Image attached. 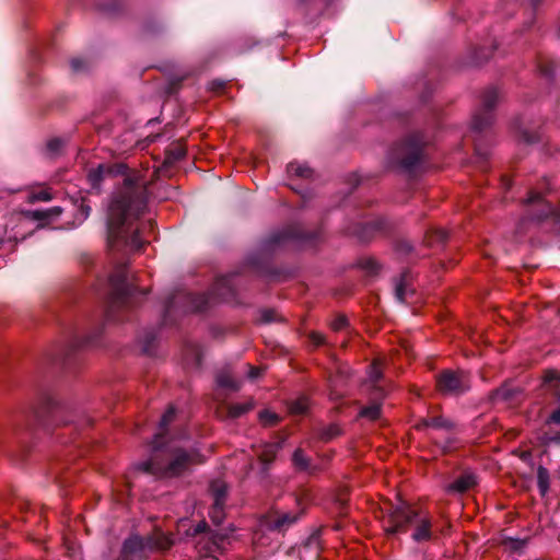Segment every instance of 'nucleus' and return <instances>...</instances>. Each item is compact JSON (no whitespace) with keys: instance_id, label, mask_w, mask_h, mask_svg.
Returning a JSON list of instances; mask_svg holds the SVG:
<instances>
[{"instance_id":"a211bd4d","label":"nucleus","mask_w":560,"mask_h":560,"mask_svg":"<svg viewBox=\"0 0 560 560\" xmlns=\"http://www.w3.org/2000/svg\"><path fill=\"white\" fill-rule=\"evenodd\" d=\"M381 416V405L380 402H372L371 405L363 407L360 412L359 417L368 419L370 421H374L378 419Z\"/></svg>"},{"instance_id":"aec40b11","label":"nucleus","mask_w":560,"mask_h":560,"mask_svg":"<svg viewBox=\"0 0 560 560\" xmlns=\"http://www.w3.org/2000/svg\"><path fill=\"white\" fill-rule=\"evenodd\" d=\"M537 485L540 493L545 495L549 489V471L542 466L537 469Z\"/></svg>"},{"instance_id":"c756f323","label":"nucleus","mask_w":560,"mask_h":560,"mask_svg":"<svg viewBox=\"0 0 560 560\" xmlns=\"http://www.w3.org/2000/svg\"><path fill=\"white\" fill-rule=\"evenodd\" d=\"M347 325H348V319L346 316H342V315L336 317L330 324L331 329L335 331H339V330L343 329Z\"/></svg>"},{"instance_id":"79ce46f5","label":"nucleus","mask_w":560,"mask_h":560,"mask_svg":"<svg viewBox=\"0 0 560 560\" xmlns=\"http://www.w3.org/2000/svg\"><path fill=\"white\" fill-rule=\"evenodd\" d=\"M223 85H224L223 82H219V83L213 82L211 89L212 90L222 89Z\"/></svg>"},{"instance_id":"c9c22d12","label":"nucleus","mask_w":560,"mask_h":560,"mask_svg":"<svg viewBox=\"0 0 560 560\" xmlns=\"http://www.w3.org/2000/svg\"><path fill=\"white\" fill-rule=\"evenodd\" d=\"M559 378H560V374L556 370H548V371H546L545 377H544L546 383H550V382H553V381L559 380Z\"/></svg>"},{"instance_id":"bb28decb","label":"nucleus","mask_w":560,"mask_h":560,"mask_svg":"<svg viewBox=\"0 0 560 560\" xmlns=\"http://www.w3.org/2000/svg\"><path fill=\"white\" fill-rule=\"evenodd\" d=\"M175 410L173 407H170L161 418L160 421V430L163 432L166 430L167 425L174 420Z\"/></svg>"},{"instance_id":"f8f14e48","label":"nucleus","mask_w":560,"mask_h":560,"mask_svg":"<svg viewBox=\"0 0 560 560\" xmlns=\"http://www.w3.org/2000/svg\"><path fill=\"white\" fill-rule=\"evenodd\" d=\"M527 203L529 206H537L539 208V213L535 214L534 218L537 220H541L545 217H547L549 213L555 214L557 218H559V213H555L549 206L540 196L538 192H530Z\"/></svg>"},{"instance_id":"ea45409f","label":"nucleus","mask_w":560,"mask_h":560,"mask_svg":"<svg viewBox=\"0 0 560 560\" xmlns=\"http://www.w3.org/2000/svg\"><path fill=\"white\" fill-rule=\"evenodd\" d=\"M207 523L205 521H201L195 528V533H202L207 528Z\"/></svg>"},{"instance_id":"cd10ccee","label":"nucleus","mask_w":560,"mask_h":560,"mask_svg":"<svg viewBox=\"0 0 560 560\" xmlns=\"http://www.w3.org/2000/svg\"><path fill=\"white\" fill-rule=\"evenodd\" d=\"M259 419L267 425L275 424L278 421V416L269 410L259 412Z\"/></svg>"},{"instance_id":"7c9ffc66","label":"nucleus","mask_w":560,"mask_h":560,"mask_svg":"<svg viewBox=\"0 0 560 560\" xmlns=\"http://www.w3.org/2000/svg\"><path fill=\"white\" fill-rule=\"evenodd\" d=\"M62 145H63V143L60 139H51L47 143V150L51 154H56L61 149Z\"/></svg>"},{"instance_id":"c03bdc74","label":"nucleus","mask_w":560,"mask_h":560,"mask_svg":"<svg viewBox=\"0 0 560 560\" xmlns=\"http://www.w3.org/2000/svg\"><path fill=\"white\" fill-rule=\"evenodd\" d=\"M551 441H560V438H551Z\"/></svg>"},{"instance_id":"f257e3e1","label":"nucleus","mask_w":560,"mask_h":560,"mask_svg":"<svg viewBox=\"0 0 560 560\" xmlns=\"http://www.w3.org/2000/svg\"><path fill=\"white\" fill-rule=\"evenodd\" d=\"M121 175L122 187L108 207V244L112 248L139 250L143 243L139 231L133 230L135 220L145 207L147 180L140 172L127 173L124 164H100L89 173V180L97 187L103 179Z\"/></svg>"},{"instance_id":"dca6fc26","label":"nucleus","mask_w":560,"mask_h":560,"mask_svg":"<svg viewBox=\"0 0 560 560\" xmlns=\"http://www.w3.org/2000/svg\"><path fill=\"white\" fill-rule=\"evenodd\" d=\"M422 425L423 427H430V428H433V429H445L447 431H451L454 428L453 422H451L450 420H447V419H445L443 417H433V418H430L428 420H424L422 422ZM418 427L420 428L421 424H419Z\"/></svg>"},{"instance_id":"1a4fd4ad","label":"nucleus","mask_w":560,"mask_h":560,"mask_svg":"<svg viewBox=\"0 0 560 560\" xmlns=\"http://www.w3.org/2000/svg\"><path fill=\"white\" fill-rule=\"evenodd\" d=\"M299 518L298 514H293L290 512L275 513L273 515L268 516L266 521L267 528L271 530L282 532L294 524Z\"/></svg>"},{"instance_id":"423d86ee","label":"nucleus","mask_w":560,"mask_h":560,"mask_svg":"<svg viewBox=\"0 0 560 560\" xmlns=\"http://www.w3.org/2000/svg\"><path fill=\"white\" fill-rule=\"evenodd\" d=\"M395 159L404 168L413 167L421 158L422 144L419 139L412 138L400 143L395 149Z\"/></svg>"},{"instance_id":"20e7f679","label":"nucleus","mask_w":560,"mask_h":560,"mask_svg":"<svg viewBox=\"0 0 560 560\" xmlns=\"http://www.w3.org/2000/svg\"><path fill=\"white\" fill-rule=\"evenodd\" d=\"M436 387L443 395L458 396L470 388V377L465 371H443L436 378Z\"/></svg>"},{"instance_id":"a19ab883","label":"nucleus","mask_w":560,"mask_h":560,"mask_svg":"<svg viewBox=\"0 0 560 560\" xmlns=\"http://www.w3.org/2000/svg\"><path fill=\"white\" fill-rule=\"evenodd\" d=\"M336 434H338V429L336 427H331L328 433L326 434V439H330Z\"/></svg>"},{"instance_id":"a18cd8bd","label":"nucleus","mask_w":560,"mask_h":560,"mask_svg":"<svg viewBox=\"0 0 560 560\" xmlns=\"http://www.w3.org/2000/svg\"><path fill=\"white\" fill-rule=\"evenodd\" d=\"M441 234H442V235H441V238H443V240H444V238H445V236H446V235H445V233H444V232H441Z\"/></svg>"},{"instance_id":"58836bf2","label":"nucleus","mask_w":560,"mask_h":560,"mask_svg":"<svg viewBox=\"0 0 560 560\" xmlns=\"http://www.w3.org/2000/svg\"><path fill=\"white\" fill-rule=\"evenodd\" d=\"M261 316H262V320H264L265 323H269V322H271V320H272V312H271V311H264V312L261 313Z\"/></svg>"},{"instance_id":"a878e982","label":"nucleus","mask_w":560,"mask_h":560,"mask_svg":"<svg viewBox=\"0 0 560 560\" xmlns=\"http://www.w3.org/2000/svg\"><path fill=\"white\" fill-rule=\"evenodd\" d=\"M211 546L208 548L207 553H212L218 549L224 548L225 536L222 534H213L211 537Z\"/></svg>"},{"instance_id":"e433bc0d","label":"nucleus","mask_w":560,"mask_h":560,"mask_svg":"<svg viewBox=\"0 0 560 560\" xmlns=\"http://www.w3.org/2000/svg\"><path fill=\"white\" fill-rule=\"evenodd\" d=\"M261 373V370L259 368H255V366H249L248 369V377L250 380H255L257 378Z\"/></svg>"},{"instance_id":"f704fd0d","label":"nucleus","mask_w":560,"mask_h":560,"mask_svg":"<svg viewBox=\"0 0 560 560\" xmlns=\"http://www.w3.org/2000/svg\"><path fill=\"white\" fill-rule=\"evenodd\" d=\"M310 339L315 346H320L325 342V337L323 334L313 331L310 334Z\"/></svg>"},{"instance_id":"6e6552de","label":"nucleus","mask_w":560,"mask_h":560,"mask_svg":"<svg viewBox=\"0 0 560 560\" xmlns=\"http://www.w3.org/2000/svg\"><path fill=\"white\" fill-rule=\"evenodd\" d=\"M127 275L126 268L119 267L118 270L109 277L112 285V300L113 303L124 302L126 298L133 293V289L126 282Z\"/></svg>"},{"instance_id":"412c9836","label":"nucleus","mask_w":560,"mask_h":560,"mask_svg":"<svg viewBox=\"0 0 560 560\" xmlns=\"http://www.w3.org/2000/svg\"><path fill=\"white\" fill-rule=\"evenodd\" d=\"M310 407L308 399L306 397H300L289 405V411L292 415H304Z\"/></svg>"},{"instance_id":"4be33fe9","label":"nucleus","mask_w":560,"mask_h":560,"mask_svg":"<svg viewBox=\"0 0 560 560\" xmlns=\"http://www.w3.org/2000/svg\"><path fill=\"white\" fill-rule=\"evenodd\" d=\"M61 212L59 207H54L48 210H35L30 212V217L37 221L47 220L50 217H57Z\"/></svg>"},{"instance_id":"2f4dec72","label":"nucleus","mask_w":560,"mask_h":560,"mask_svg":"<svg viewBox=\"0 0 560 560\" xmlns=\"http://www.w3.org/2000/svg\"><path fill=\"white\" fill-rule=\"evenodd\" d=\"M70 66L73 72H80L85 69L86 63L84 60L80 58H72L70 61Z\"/></svg>"},{"instance_id":"7ed1b4c3","label":"nucleus","mask_w":560,"mask_h":560,"mask_svg":"<svg viewBox=\"0 0 560 560\" xmlns=\"http://www.w3.org/2000/svg\"><path fill=\"white\" fill-rule=\"evenodd\" d=\"M161 436L162 432L155 434L152 442L155 454L150 460L139 465L141 470L159 477H175L184 472L189 465L202 462L198 454H189L183 450H174L167 455L164 453L160 455L158 452L161 448Z\"/></svg>"},{"instance_id":"473e14b6","label":"nucleus","mask_w":560,"mask_h":560,"mask_svg":"<svg viewBox=\"0 0 560 560\" xmlns=\"http://www.w3.org/2000/svg\"><path fill=\"white\" fill-rule=\"evenodd\" d=\"M185 152L180 148H177L175 151H168L166 156V163H172L173 161L179 160L184 156Z\"/></svg>"},{"instance_id":"37998d69","label":"nucleus","mask_w":560,"mask_h":560,"mask_svg":"<svg viewBox=\"0 0 560 560\" xmlns=\"http://www.w3.org/2000/svg\"><path fill=\"white\" fill-rule=\"evenodd\" d=\"M377 396H380V397H383V396H384V392H383V389L377 388Z\"/></svg>"},{"instance_id":"72a5a7b5","label":"nucleus","mask_w":560,"mask_h":560,"mask_svg":"<svg viewBox=\"0 0 560 560\" xmlns=\"http://www.w3.org/2000/svg\"><path fill=\"white\" fill-rule=\"evenodd\" d=\"M31 199L34 201H49L51 199V195L47 190H42L37 194L32 195Z\"/></svg>"},{"instance_id":"9b49d317","label":"nucleus","mask_w":560,"mask_h":560,"mask_svg":"<svg viewBox=\"0 0 560 560\" xmlns=\"http://www.w3.org/2000/svg\"><path fill=\"white\" fill-rule=\"evenodd\" d=\"M254 408V401L249 399L246 402H238V404H230L225 406L226 415H222V411H219V415L221 418L225 419H237L241 416L247 413Z\"/></svg>"},{"instance_id":"4c0bfd02","label":"nucleus","mask_w":560,"mask_h":560,"mask_svg":"<svg viewBox=\"0 0 560 560\" xmlns=\"http://www.w3.org/2000/svg\"><path fill=\"white\" fill-rule=\"evenodd\" d=\"M550 421L560 424V408L552 412Z\"/></svg>"},{"instance_id":"c85d7f7f","label":"nucleus","mask_w":560,"mask_h":560,"mask_svg":"<svg viewBox=\"0 0 560 560\" xmlns=\"http://www.w3.org/2000/svg\"><path fill=\"white\" fill-rule=\"evenodd\" d=\"M395 294H396V298L400 302L405 301V298H406V287H405V278L404 277H401L399 279V281L396 283Z\"/></svg>"},{"instance_id":"393cba45","label":"nucleus","mask_w":560,"mask_h":560,"mask_svg":"<svg viewBox=\"0 0 560 560\" xmlns=\"http://www.w3.org/2000/svg\"><path fill=\"white\" fill-rule=\"evenodd\" d=\"M514 394H515L514 389H511V388L504 386V387L497 389L493 393V399L497 401H499V400L508 401L513 398Z\"/></svg>"},{"instance_id":"f03ea898","label":"nucleus","mask_w":560,"mask_h":560,"mask_svg":"<svg viewBox=\"0 0 560 560\" xmlns=\"http://www.w3.org/2000/svg\"><path fill=\"white\" fill-rule=\"evenodd\" d=\"M383 523L387 535L411 530V538L416 542L429 541L433 537L432 520L429 513L415 509L406 502L386 510Z\"/></svg>"},{"instance_id":"0eeeda50","label":"nucleus","mask_w":560,"mask_h":560,"mask_svg":"<svg viewBox=\"0 0 560 560\" xmlns=\"http://www.w3.org/2000/svg\"><path fill=\"white\" fill-rule=\"evenodd\" d=\"M151 544V539L142 538L138 535H131L128 539L125 540L121 550V559L122 560H135L142 559L145 556L147 551H151L149 546Z\"/></svg>"},{"instance_id":"39448f33","label":"nucleus","mask_w":560,"mask_h":560,"mask_svg":"<svg viewBox=\"0 0 560 560\" xmlns=\"http://www.w3.org/2000/svg\"><path fill=\"white\" fill-rule=\"evenodd\" d=\"M209 493L212 498L209 517L214 524L220 525L225 517L224 509L228 498V485L223 480H213L210 483Z\"/></svg>"},{"instance_id":"5701e85b","label":"nucleus","mask_w":560,"mask_h":560,"mask_svg":"<svg viewBox=\"0 0 560 560\" xmlns=\"http://www.w3.org/2000/svg\"><path fill=\"white\" fill-rule=\"evenodd\" d=\"M382 360L376 359L373 361V363L370 366L369 373H368V380L372 384H376L381 377H382Z\"/></svg>"},{"instance_id":"2eb2a0df","label":"nucleus","mask_w":560,"mask_h":560,"mask_svg":"<svg viewBox=\"0 0 560 560\" xmlns=\"http://www.w3.org/2000/svg\"><path fill=\"white\" fill-rule=\"evenodd\" d=\"M287 172L289 175H293L301 178H311L313 171L306 164L292 162L288 165Z\"/></svg>"},{"instance_id":"f3484780","label":"nucleus","mask_w":560,"mask_h":560,"mask_svg":"<svg viewBox=\"0 0 560 560\" xmlns=\"http://www.w3.org/2000/svg\"><path fill=\"white\" fill-rule=\"evenodd\" d=\"M148 539H151V546H149L150 550L153 549H167L172 545V540L170 537L164 535L163 533H158L153 536H148Z\"/></svg>"},{"instance_id":"ddd939ff","label":"nucleus","mask_w":560,"mask_h":560,"mask_svg":"<svg viewBox=\"0 0 560 560\" xmlns=\"http://www.w3.org/2000/svg\"><path fill=\"white\" fill-rule=\"evenodd\" d=\"M476 485V478L471 474H465L458 477L454 482L450 483L446 488L450 492L463 493Z\"/></svg>"},{"instance_id":"4468645a","label":"nucleus","mask_w":560,"mask_h":560,"mask_svg":"<svg viewBox=\"0 0 560 560\" xmlns=\"http://www.w3.org/2000/svg\"><path fill=\"white\" fill-rule=\"evenodd\" d=\"M217 384L220 387L230 388L232 390H238L241 387L240 382L234 380L231 375V373L226 370L221 371L217 374Z\"/></svg>"},{"instance_id":"49530a36","label":"nucleus","mask_w":560,"mask_h":560,"mask_svg":"<svg viewBox=\"0 0 560 560\" xmlns=\"http://www.w3.org/2000/svg\"><path fill=\"white\" fill-rule=\"evenodd\" d=\"M197 310H198V311H202V310H203V307H202V306H197Z\"/></svg>"},{"instance_id":"9d476101","label":"nucleus","mask_w":560,"mask_h":560,"mask_svg":"<svg viewBox=\"0 0 560 560\" xmlns=\"http://www.w3.org/2000/svg\"><path fill=\"white\" fill-rule=\"evenodd\" d=\"M498 101V92L495 90H490L485 94L483 97V107L486 112V118L485 121H481L479 119V115H476L474 117V128L477 130H481L486 125L490 124L491 116L490 110L494 107L495 103Z\"/></svg>"},{"instance_id":"6ab92c4d","label":"nucleus","mask_w":560,"mask_h":560,"mask_svg":"<svg viewBox=\"0 0 560 560\" xmlns=\"http://www.w3.org/2000/svg\"><path fill=\"white\" fill-rule=\"evenodd\" d=\"M278 448L279 445L275 443H268L262 445L261 451L258 452L260 460L265 464L270 463L275 458Z\"/></svg>"},{"instance_id":"b1692460","label":"nucleus","mask_w":560,"mask_h":560,"mask_svg":"<svg viewBox=\"0 0 560 560\" xmlns=\"http://www.w3.org/2000/svg\"><path fill=\"white\" fill-rule=\"evenodd\" d=\"M292 460L294 466L301 470H306L308 468V459L301 448H298L293 453Z\"/></svg>"}]
</instances>
